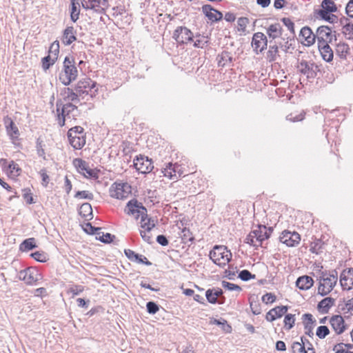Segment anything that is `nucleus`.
Here are the masks:
<instances>
[{
  "label": "nucleus",
  "instance_id": "f257e3e1",
  "mask_svg": "<svg viewBox=\"0 0 353 353\" xmlns=\"http://www.w3.org/2000/svg\"><path fill=\"white\" fill-rule=\"evenodd\" d=\"M78 74L79 72L74 57L66 56L63 62L62 70L59 75V81L63 85H69L77 79Z\"/></svg>",
  "mask_w": 353,
  "mask_h": 353
},
{
  "label": "nucleus",
  "instance_id": "f03ea898",
  "mask_svg": "<svg viewBox=\"0 0 353 353\" xmlns=\"http://www.w3.org/2000/svg\"><path fill=\"white\" fill-rule=\"evenodd\" d=\"M81 3L83 9L88 11L92 17L101 15V19L110 6L108 0H81Z\"/></svg>",
  "mask_w": 353,
  "mask_h": 353
},
{
  "label": "nucleus",
  "instance_id": "7ed1b4c3",
  "mask_svg": "<svg viewBox=\"0 0 353 353\" xmlns=\"http://www.w3.org/2000/svg\"><path fill=\"white\" fill-rule=\"evenodd\" d=\"M78 110L77 106L71 102L63 103L61 99H58L56 102V111L57 112L58 124L60 127L65 125L66 117L70 118V114L74 118L77 114H73V112Z\"/></svg>",
  "mask_w": 353,
  "mask_h": 353
},
{
  "label": "nucleus",
  "instance_id": "20e7f679",
  "mask_svg": "<svg viewBox=\"0 0 353 353\" xmlns=\"http://www.w3.org/2000/svg\"><path fill=\"white\" fill-rule=\"evenodd\" d=\"M209 256L214 263L223 268L230 261L232 253L225 245H215Z\"/></svg>",
  "mask_w": 353,
  "mask_h": 353
},
{
  "label": "nucleus",
  "instance_id": "39448f33",
  "mask_svg": "<svg viewBox=\"0 0 353 353\" xmlns=\"http://www.w3.org/2000/svg\"><path fill=\"white\" fill-rule=\"evenodd\" d=\"M83 131V128L79 125L72 127L68 131L67 136L70 144L75 150H81L85 144Z\"/></svg>",
  "mask_w": 353,
  "mask_h": 353
},
{
  "label": "nucleus",
  "instance_id": "423d86ee",
  "mask_svg": "<svg viewBox=\"0 0 353 353\" xmlns=\"http://www.w3.org/2000/svg\"><path fill=\"white\" fill-rule=\"evenodd\" d=\"M97 82L92 81L90 78H83L78 81L74 85V90L83 97V94H90L91 97L95 95L98 92Z\"/></svg>",
  "mask_w": 353,
  "mask_h": 353
},
{
  "label": "nucleus",
  "instance_id": "0eeeda50",
  "mask_svg": "<svg viewBox=\"0 0 353 353\" xmlns=\"http://www.w3.org/2000/svg\"><path fill=\"white\" fill-rule=\"evenodd\" d=\"M333 32L332 28L327 26H321L316 31V37L318 45L332 43L336 41V31Z\"/></svg>",
  "mask_w": 353,
  "mask_h": 353
},
{
  "label": "nucleus",
  "instance_id": "6e6552de",
  "mask_svg": "<svg viewBox=\"0 0 353 353\" xmlns=\"http://www.w3.org/2000/svg\"><path fill=\"white\" fill-rule=\"evenodd\" d=\"M299 71L306 76L307 79H314L317 77L318 72L320 70V65L316 64L314 61H307L301 60L298 65Z\"/></svg>",
  "mask_w": 353,
  "mask_h": 353
},
{
  "label": "nucleus",
  "instance_id": "1a4fd4ad",
  "mask_svg": "<svg viewBox=\"0 0 353 353\" xmlns=\"http://www.w3.org/2000/svg\"><path fill=\"white\" fill-rule=\"evenodd\" d=\"M132 192V187L128 183L114 182L110 189V196L117 199H125Z\"/></svg>",
  "mask_w": 353,
  "mask_h": 353
},
{
  "label": "nucleus",
  "instance_id": "9d476101",
  "mask_svg": "<svg viewBox=\"0 0 353 353\" xmlns=\"http://www.w3.org/2000/svg\"><path fill=\"white\" fill-rule=\"evenodd\" d=\"M18 278L28 285H32L41 279V274L35 268L30 267L21 270L18 273Z\"/></svg>",
  "mask_w": 353,
  "mask_h": 353
},
{
  "label": "nucleus",
  "instance_id": "9b49d317",
  "mask_svg": "<svg viewBox=\"0 0 353 353\" xmlns=\"http://www.w3.org/2000/svg\"><path fill=\"white\" fill-rule=\"evenodd\" d=\"M73 165L77 168L78 172L83 174L84 176L94 179H98V172L90 168L88 163L85 161L77 158L73 160Z\"/></svg>",
  "mask_w": 353,
  "mask_h": 353
},
{
  "label": "nucleus",
  "instance_id": "f8f14e48",
  "mask_svg": "<svg viewBox=\"0 0 353 353\" xmlns=\"http://www.w3.org/2000/svg\"><path fill=\"white\" fill-rule=\"evenodd\" d=\"M193 32L185 26H179L174 31L172 38L179 44L193 41Z\"/></svg>",
  "mask_w": 353,
  "mask_h": 353
},
{
  "label": "nucleus",
  "instance_id": "ddd939ff",
  "mask_svg": "<svg viewBox=\"0 0 353 353\" xmlns=\"http://www.w3.org/2000/svg\"><path fill=\"white\" fill-rule=\"evenodd\" d=\"M134 166L141 174L150 173L154 169L152 159L142 155L136 157L134 160Z\"/></svg>",
  "mask_w": 353,
  "mask_h": 353
},
{
  "label": "nucleus",
  "instance_id": "4468645a",
  "mask_svg": "<svg viewBox=\"0 0 353 353\" xmlns=\"http://www.w3.org/2000/svg\"><path fill=\"white\" fill-rule=\"evenodd\" d=\"M281 243L285 244L288 247H294L297 245L301 241V236L296 232H290L284 230L279 236Z\"/></svg>",
  "mask_w": 353,
  "mask_h": 353
},
{
  "label": "nucleus",
  "instance_id": "2eb2a0df",
  "mask_svg": "<svg viewBox=\"0 0 353 353\" xmlns=\"http://www.w3.org/2000/svg\"><path fill=\"white\" fill-rule=\"evenodd\" d=\"M267 37L262 32H256L253 34L252 39V47L258 54L267 48Z\"/></svg>",
  "mask_w": 353,
  "mask_h": 353
},
{
  "label": "nucleus",
  "instance_id": "dca6fc26",
  "mask_svg": "<svg viewBox=\"0 0 353 353\" xmlns=\"http://www.w3.org/2000/svg\"><path fill=\"white\" fill-rule=\"evenodd\" d=\"M336 283V279L334 276L330 275L323 282H319L318 294L322 296H326L333 290Z\"/></svg>",
  "mask_w": 353,
  "mask_h": 353
},
{
  "label": "nucleus",
  "instance_id": "f3484780",
  "mask_svg": "<svg viewBox=\"0 0 353 353\" xmlns=\"http://www.w3.org/2000/svg\"><path fill=\"white\" fill-rule=\"evenodd\" d=\"M340 284L343 290L353 288V268L343 270L340 275Z\"/></svg>",
  "mask_w": 353,
  "mask_h": 353
},
{
  "label": "nucleus",
  "instance_id": "a211bd4d",
  "mask_svg": "<svg viewBox=\"0 0 353 353\" xmlns=\"http://www.w3.org/2000/svg\"><path fill=\"white\" fill-rule=\"evenodd\" d=\"M77 30L72 26H68L63 31L61 41L65 46L71 45L77 40Z\"/></svg>",
  "mask_w": 353,
  "mask_h": 353
},
{
  "label": "nucleus",
  "instance_id": "6ab92c4d",
  "mask_svg": "<svg viewBox=\"0 0 353 353\" xmlns=\"http://www.w3.org/2000/svg\"><path fill=\"white\" fill-rule=\"evenodd\" d=\"M250 233L259 243V246H262L263 241L270 238V233H267V227L265 225L258 224Z\"/></svg>",
  "mask_w": 353,
  "mask_h": 353
},
{
  "label": "nucleus",
  "instance_id": "aec40b11",
  "mask_svg": "<svg viewBox=\"0 0 353 353\" xmlns=\"http://www.w3.org/2000/svg\"><path fill=\"white\" fill-rule=\"evenodd\" d=\"M288 305L276 306L270 310L265 315L266 321L272 322L277 319L281 318L288 310Z\"/></svg>",
  "mask_w": 353,
  "mask_h": 353
},
{
  "label": "nucleus",
  "instance_id": "412c9836",
  "mask_svg": "<svg viewBox=\"0 0 353 353\" xmlns=\"http://www.w3.org/2000/svg\"><path fill=\"white\" fill-rule=\"evenodd\" d=\"M3 123L7 134L10 137V139L12 141L17 139L19 136V130L13 120L10 117L6 116L3 118Z\"/></svg>",
  "mask_w": 353,
  "mask_h": 353
},
{
  "label": "nucleus",
  "instance_id": "4be33fe9",
  "mask_svg": "<svg viewBox=\"0 0 353 353\" xmlns=\"http://www.w3.org/2000/svg\"><path fill=\"white\" fill-rule=\"evenodd\" d=\"M124 254L126 256V257L132 262L144 264L147 266H150L152 265V263L150 261H148L145 256L136 253L134 251L130 249H125Z\"/></svg>",
  "mask_w": 353,
  "mask_h": 353
},
{
  "label": "nucleus",
  "instance_id": "5701e85b",
  "mask_svg": "<svg viewBox=\"0 0 353 353\" xmlns=\"http://www.w3.org/2000/svg\"><path fill=\"white\" fill-rule=\"evenodd\" d=\"M302 320L304 325L305 334L310 337H313V329L316 325V319L310 313H305L302 316Z\"/></svg>",
  "mask_w": 353,
  "mask_h": 353
},
{
  "label": "nucleus",
  "instance_id": "b1692460",
  "mask_svg": "<svg viewBox=\"0 0 353 353\" xmlns=\"http://www.w3.org/2000/svg\"><path fill=\"white\" fill-rule=\"evenodd\" d=\"M330 323L336 334H341L346 330L345 321L341 315L332 316L330 319Z\"/></svg>",
  "mask_w": 353,
  "mask_h": 353
},
{
  "label": "nucleus",
  "instance_id": "393cba45",
  "mask_svg": "<svg viewBox=\"0 0 353 353\" xmlns=\"http://www.w3.org/2000/svg\"><path fill=\"white\" fill-rule=\"evenodd\" d=\"M61 95L63 97V101L67 102H79L80 94L74 90V88H64L61 91Z\"/></svg>",
  "mask_w": 353,
  "mask_h": 353
},
{
  "label": "nucleus",
  "instance_id": "a878e982",
  "mask_svg": "<svg viewBox=\"0 0 353 353\" xmlns=\"http://www.w3.org/2000/svg\"><path fill=\"white\" fill-rule=\"evenodd\" d=\"M299 37H303L305 41V45L307 46L313 45L316 39V33L314 34L308 26H304L301 28Z\"/></svg>",
  "mask_w": 353,
  "mask_h": 353
},
{
  "label": "nucleus",
  "instance_id": "bb28decb",
  "mask_svg": "<svg viewBox=\"0 0 353 353\" xmlns=\"http://www.w3.org/2000/svg\"><path fill=\"white\" fill-rule=\"evenodd\" d=\"M139 209L145 210V207L142 203L139 202L137 199H132L127 203L125 212L129 215H135L136 212H138Z\"/></svg>",
  "mask_w": 353,
  "mask_h": 353
},
{
  "label": "nucleus",
  "instance_id": "cd10ccee",
  "mask_svg": "<svg viewBox=\"0 0 353 353\" xmlns=\"http://www.w3.org/2000/svg\"><path fill=\"white\" fill-rule=\"evenodd\" d=\"M314 284L312 278L307 275L299 276L296 281V285L301 290H309Z\"/></svg>",
  "mask_w": 353,
  "mask_h": 353
},
{
  "label": "nucleus",
  "instance_id": "c85d7f7f",
  "mask_svg": "<svg viewBox=\"0 0 353 353\" xmlns=\"http://www.w3.org/2000/svg\"><path fill=\"white\" fill-rule=\"evenodd\" d=\"M335 299L332 297H326L319 302L317 309L321 314H327L329 310L334 305Z\"/></svg>",
  "mask_w": 353,
  "mask_h": 353
},
{
  "label": "nucleus",
  "instance_id": "c756f323",
  "mask_svg": "<svg viewBox=\"0 0 353 353\" xmlns=\"http://www.w3.org/2000/svg\"><path fill=\"white\" fill-rule=\"evenodd\" d=\"M282 27L280 23H275L271 24L267 29L266 33L270 39L272 40L279 38L282 35Z\"/></svg>",
  "mask_w": 353,
  "mask_h": 353
},
{
  "label": "nucleus",
  "instance_id": "7c9ffc66",
  "mask_svg": "<svg viewBox=\"0 0 353 353\" xmlns=\"http://www.w3.org/2000/svg\"><path fill=\"white\" fill-rule=\"evenodd\" d=\"M318 47L323 59L327 62L332 61L334 53L329 44H320L318 45Z\"/></svg>",
  "mask_w": 353,
  "mask_h": 353
},
{
  "label": "nucleus",
  "instance_id": "2f4dec72",
  "mask_svg": "<svg viewBox=\"0 0 353 353\" xmlns=\"http://www.w3.org/2000/svg\"><path fill=\"white\" fill-rule=\"evenodd\" d=\"M70 19L73 23H75L79 18L80 8L79 0H70Z\"/></svg>",
  "mask_w": 353,
  "mask_h": 353
},
{
  "label": "nucleus",
  "instance_id": "473e14b6",
  "mask_svg": "<svg viewBox=\"0 0 353 353\" xmlns=\"http://www.w3.org/2000/svg\"><path fill=\"white\" fill-rule=\"evenodd\" d=\"M232 59L233 58L231 56L230 52L224 50L221 54H218L216 57L218 66L223 68L227 65L228 63H231L232 62Z\"/></svg>",
  "mask_w": 353,
  "mask_h": 353
},
{
  "label": "nucleus",
  "instance_id": "72a5a7b5",
  "mask_svg": "<svg viewBox=\"0 0 353 353\" xmlns=\"http://www.w3.org/2000/svg\"><path fill=\"white\" fill-rule=\"evenodd\" d=\"M79 214L82 217L87 219L88 221H90L93 219L92 208L90 203H83L79 210Z\"/></svg>",
  "mask_w": 353,
  "mask_h": 353
},
{
  "label": "nucleus",
  "instance_id": "f704fd0d",
  "mask_svg": "<svg viewBox=\"0 0 353 353\" xmlns=\"http://www.w3.org/2000/svg\"><path fill=\"white\" fill-rule=\"evenodd\" d=\"M202 12L210 21L212 23L217 22V19L215 16V8L210 4H205L201 8Z\"/></svg>",
  "mask_w": 353,
  "mask_h": 353
},
{
  "label": "nucleus",
  "instance_id": "c9c22d12",
  "mask_svg": "<svg viewBox=\"0 0 353 353\" xmlns=\"http://www.w3.org/2000/svg\"><path fill=\"white\" fill-rule=\"evenodd\" d=\"M37 248L34 238H28L22 241L19 245L21 252H28Z\"/></svg>",
  "mask_w": 353,
  "mask_h": 353
},
{
  "label": "nucleus",
  "instance_id": "e433bc0d",
  "mask_svg": "<svg viewBox=\"0 0 353 353\" xmlns=\"http://www.w3.org/2000/svg\"><path fill=\"white\" fill-rule=\"evenodd\" d=\"M279 46L276 44L270 45L267 52V59L269 62H274L276 60L279 55Z\"/></svg>",
  "mask_w": 353,
  "mask_h": 353
},
{
  "label": "nucleus",
  "instance_id": "4c0bfd02",
  "mask_svg": "<svg viewBox=\"0 0 353 353\" xmlns=\"http://www.w3.org/2000/svg\"><path fill=\"white\" fill-rule=\"evenodd\" d=\"M335 50L336 55L341 59H345L349 52L350 48L347 43H341L336 45Z\"/></svg>",
  "mask_w": 353,
  "mask_h": 353
},
{
  "label": "nucleus",
  "instance_id": "58836bf2",
  "mask_svg": "<svg viewBox=\"0 0 353 353\" xmlns=\"http://www.w3.org/2000/svg\"><path fill=\"white\" fill-rule=\"evenodd\" d=\"M332 13L333 12H326L324 10L317 11V14L320 16L321 19L330 23H334L338 20V17Z\"/></svg>",
  "mask_w": 353,
  "mask_h": 353
},
{
  "label": "nucleus",
  "instance_id": "ea45409f",
  "mask_svg": "<svg viewBox=\"0 0 353 353\" xmlns=\"http://www.w3.org/2000/svg\"><path fill=\"white\" fill-rule=\"evenodd\" d=\"M256 297L254 295H252L249 297V303L251 308L252 312L254 315H259L261 313V309L260 304L256 300Z\"/></svg>",
  "mask_w": 353,
  "mask_h": 353
},
{
  "label": "nucleus",
  "instance_id": "a19ab883",
  "mask_svg": "<svg viewBox=\"0 0 353 353\" xmlns=\"http://www.w3.org/2000/svg\"><path fill=\"white\" fill-rule=\"evenodd\" d=\"M211 324L219 325L221 327L223 331L225 333H230L232 332V327L228 323V321L223 319H213L210 321Z\"/></svg>",
  "mask_w": 353,
  "mask_h": 353
},
{
  "label": "nucleus",
  "instance_id": "79ce46f5",
  "mask_svg": "<svg viewBox=\"0 0 353 353\" xmlns=\"http://www.w3.org/2000/svg\"><path fill=\"white\" fill-rule=\"evenodd\" d=\"M196 39L194 41V47L198 48H203L209 43L208 37L201 35L200 34H196Z\"/></svg>",
  "mask_w": 353,
  "mask_h": 353
},
{
  "label": "nucleus",
  "instance_id": "37998d69",
  "mask_svg": "<svg viewBox=\"0 0 353 353\" xmlns=\"http://www.w3.org/2000/svg\"><path fill=\"white\" fill-rule=\"evenodd\" d=\"M322 9L321 10H324L330 12H335L337 11V7L334 2L332 0H323L321 3Z\"/></svg>",
  "mask_w": 353,
  "mask_h": 353
},
{
  "label": "nucleus",
  "instance_id": "c03bdc74",
  "mask_svg": "<svg viewBox=\"0 0 353 353\" xmlns=\"http://www.w3.org/2000/svg\"><path fill=\"white\" fill-rule=\"evenodd\" d=\"M30 256L40 263H45L49 259L48 254L43 251H36L31 253Z\"/></svg>",
  "mask_w": 353,
  "mask_h": 353
},
{
  "label": "nucleus",
  "instance_id": "a18cd8bd",
  "mask_svg": "<svg viewBox=\"0 0 353 353\" xmlns=\"http://www.w3.org/2000/svg\"><path fill=\"white\" fill-rule=\"evenodd\" d=\"M295 314H286L284 317V327L287 330H291L295 324Z\"/></svg>",
  "mask_w": 353,
  "mask_h": 353
},
{
  "label": "nucleus",
  "instance_id": "49530a36",
  "mask_svg": "<svg viewBox=\"0 0 353 353\" xmlns=\"http://www.w3.org/2000/svg\"><path fill=\"white\" fill-rule=\"evenodd\" d=\"M140 223V227L142 229L146 230V232H150L155 227V223L154 219L152 217L149 216L148 215V218L145 219V221L143 222L141 221Z\"/></svg>",
  "mask_w": 353,
  "mask_h": 353
},
{
  "label": "nucleus",
  "instance_id": "de8ad7c7",
  "mask_svg": "<svg viewBox=\"0 0 353 353\" xmlns=\"http://www.w3.org/2000/svg\"><path fill=\"white\" fill-rule=\"evenodd\" d=\"M59 41H54L50 46L48 53L53 57L56 61L57 60L58 55L59 53Z\"/></svg>",
  "mask_w": 353,
  "mask_h": 353
},
{
  "label": "nucleus",
  "instance_id": "09e8293b",
  "mask_svg": "<svg viewBox=\"0 0 353 353\" xmlns=\"http://www.w3.org/2000/svg\"><path fill=\"white\" fill-rule=\"evenodd\" d=\"M8 171H9L11 175L17 176L20 175L21 169L17 163L14 161H11L8 165Z\"/></svg>",
  "mask_w": 353,
  "mask_h": 353
},
{
  "label": "nucleus",
  "instance_id": "8fccbe9b",
  "mask_svg": "<svg viewBox=\"0 0 353 353\" xmlns=\"http://www.w3.org/2000/svg\"><path fill=\"white\" fill-rule=\"evenodd\" d=\"M83 231L88 234H98L100 235V232H98L101 230L100 228H96L93 226L90 222L85 223L82 226Z\"/></svg>",
  "mask_w": 353,
  "mask_h": 353
},
{
  "label": "nucleus",
  "instance_id": "3c124183",
  "mask_svg": "<svg viewBox=\"0 0 353 353\" xmlns=\"http://www.w3.org/2000/svg\"><path fill=\"white\" fill-rule=\"evenodd\" d=\"M56 60L53 59L52 57H51L50 54H48V56L44 57L41 59V63H42V68L44 70H48L50 66L54 65Z\"/></svg>",
  "mask_w": 353,
  "mask_h": 353
},
{
  "label": "nucleus",
  "instance_id": "603ef678",
  "mask_svg": "<svg viewBox=\"0 0 353 353\" xmlns=\"http://www.w3.org/2000/svg\"><path fill=\"white\" fill-rule=\"evenodd\" d=\"M238 277L243 281H248L250 279H254L256 278V275L252 274L248 270H243L239 272Z\"/></svg>",
  "mask_w": 353,
  "mask_h": 353
},
{
  "label": "nucleus",
  "instance_id": "864d4df0",
  "mask_svg": "<svg viewBox=\"0 0 353 353\" xmlns=\"http://www.w3.org/2000/svg\"><path fill=\"white\" fill-rule=\"evenodd\" d=\"M76 199H84L88 200H93L94 195L92 192L88 190L77 191L74 194Z\"/></svg>",
  "mask_w": 353,
  "mask_h": 353
},
{
  "label": "nucleus",
  "instance_id": "5fc2aeb1",
  "mask_svg": "<svg viewBox=\"0 0 353 353\" xmlns=\"http://www.w3.org/2000/svg\"><path fill=\"white\" fill-rule=\"evenodd\" d=\"M43 146H44V144H43V140L40 137H39L36 141L37 153L39 157H41L43 159H46V155H45L46 153H45V150L43 149Z\"/></svg>",
  "mask_w": 353,
  "mask_h": 353
},
{
  "label": "nucleus",
  "instance_id": "6e6d98bb",
  "mask_svg": "<svg viewBox=\"0 0 353 353\" xmlns=\"http://www.w3.org/2000/svg\"><path fill=\"white\" fill-rule=\"evenodd\" d=\"M330 334V330L326 325H320L317 327L316 335L321 339H325Z\"/></svg>",
  "mask_w": 353,
  "mask_h": 353
},
{
  "label": "nucleus",
  "instance_id": "4d7b16f0",
  "mask_svg": "<svg viewBox=\"0 0 353 353\" xmlns=\"http://www.w3.org/2000/svg\"><path fill=\"white\" fill-rule=\"evenodd\" d=\"M159 309L160 306L154 301H149L146 303V310L150 314H155Z\"/></svg>",
  "mask_w": 353,
  "mask_h": 353
},
{
  "label": "nucleus",
  "instance_id": "13d9d810",
  "mask_svg": "<svg viewBox=\"0 0 353 353\" xmlns=\"http://www.w3.org/2000/svg\"><path fill=\"white\" fill-rule=\"evenodd\" d=\"M250 20L247 17H240L238 19V30L239 32H245L246 30V26L249 23Z\"/></svg>",
  "mask_w": 353,
  "mask_h": 353
},
{
  "label": "nucleus",
  "instance_id": "bf43d9fd",
  "mask_svg": "<svg viewBox=\"0 0 353 353\" xmlns=\"http://www.w3.org/2000/svg\"><path fill=\"white\" fill-rule=\"evenodd\" d=\"M182 239L185 242H191L192 243L194 241V237L192 236V234L190 229L187 228H184L182 231Z\"/></svg>",
  "mask_w": 353,
  "mask_h": 353
},
{
  "label": "nucleus",
  "instance_id": "052dcab7",
  "mask_svg": "<svg viewBox=\"0 0 353 353\" xmlns=\"http://www.w3.org/2000/svg\"><path fill=\"white\" fill-rule=\"evenodd\" d=\"M221 285L223 288H225L228 290H230V291L236 290V291L240 292L242 290V288L241 286H239L236 284H234V283H232L225 281H223L221 282Z\"/></svg>",
  "mask_w": 353,
  "mask_h": 353
},
{
  "label": "nucleus",
  "instance_id": "680f3d73",
  "mask_svg": "<svg viewBox=\"0 0 353 353\" xmlns=\"http://www.w3.org/2000/svg\"><path fill=\"white\" fill-rule=\"evenodd\" d=\"M205 297L207 301L211 304H216L219 302L217 296H215L214 291H212L211 288L206 290Z\"/></svg>",
  "mask_w": 353,
  "mask_h": 353
},
{
  "label": "nucleus",
  "instance_id": "e2e57ef3",
  "mask_svg": "<svg viewBox=\"0 0 353 353\" xmlns=\"http://www.w3.org/2000/svg\"><path fill=\"white\" fill-rule=\"evenodd\" d=\"M22 191L23 192V197L26 200L27 204L30 205L35 203L32 194L31 193V190L29 188H24Z\"/></svg>",
  "mask_w": 353,
  "mask_h": 353
},
{
  "label": "nucleus",
  "instance_id": "0e129e2a",
  "mask_svg": "<svg viewBox=\"0 0 353 353\" xmlns=\"http://www.w3.org/2000/svg\"><path fill=\"white\" fill-rule=\"evenodd\" d=\"M281 21L288 28V29L290 30V32L294 35L295 31H294V22L290 19V18H282Z\"/></svg>",
  "mask_w": 353,
  "mask_h": 353
},
{
  "label": "nucleus",
  "instance_id": "69168bd1",
  "mask_svg": "<svg viewBox=\"0 0 353 353\" xmlns=\"http://www.w3.org/2000/svg\"><path fill=\"white\" fill-rule=\"evenodd\" d=\"M292 348L294 353H307L305 347L303 344L300 345L299 342L295 341L292 343Z\"/></svg>",
  "mask_w": 353,
  "mask_h": 353
},
{
  "label": "nucleus",
  "instance_id": "338daca9",
  "mask_svg": "<svg viewBox=\"0 0 353 353\" xmlns=\"http://www.w3.org/2000/svg\"><path fill=\"white\" fill-rule=\"evenodd\" d=\"M261 299L262 301L265 304H270L275 302L276 297L274 294L268 292L262 296Z\"/></svg>",
  "mask_w": 353,
  "mask_h": 353
},
{
  "label": "nucleus",
  "instance_id": "774afa93",
  "mask_svg": "<svg viewBox=\"0 0 353 353\" xmlns=\"http://www.w3.org/2000/svg\"><path fill=\"white\" fill-rule=\"evenodd\" d=\"M121 147L124 154L128 155L132 151V144L128 141H123Z\"/></svg>",
  "mask_w": 353,
  "mask_h": 353
}]
</instances>
